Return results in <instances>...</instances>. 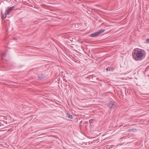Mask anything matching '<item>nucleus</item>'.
Returning <instances> with one entry per match:
<instances>
[{"label": "nucleus", "instance_id": "7ed1b4c3", "mask_svg": "<svg viewBox=\"0 0 149 149\" xmlns=\"http://www.w3.org/2000/svg\"><path fill=\"white\" fill-rule=\"evenodd\" d=\"M116 103L115 102L111 101L108 104V107L110 109L115 108L116 106Z\"/></svg>", "mask_w": 149, "mask_h": 149}, {"label": "nucleus", "instance_id": "1a4fd4ad", "mask_svg": "<svg viewBox=\"0 0 149 149\" xmlns=\"http://www.w3.org/2000/svg\"><path fill=\"white\" fill-rule=\"evenodd\" d=\"M94 120L93 119H91L89 121V122L90 123H93V121Z\"/></svg>", "mask_w": 149, "mask_h": 149}, {"label": "nucleus", "instance_id": "6e6552de", "mask_svg": "<svg viewBox=\"0 0 149 149\" xmlns=\"http://www.w3.org/2000/svg\"><path fill=\"white\" fill-rule=\"evenodd\" d=\"M146 43H149V39H146L145 42Z\"/></svg>", "mask_w": 149, "mask_h": 149}, {"label": "nucleus", "instance_id": "f8f14e48", "mask_svg": "<svg viewBox=\"0 0 149 149\" xmlns=\"http://www.w3.org/2000/svg\"><path fill=\"white\" fill-rule=\"evenodd\" d=\"M106 70L107 71H110V68L109 67L107 68Z\"/></svg>", "mask_w": 149, "mask_h": 149}, {"label": "nucleus", "instance_id": "423d86ee", "mask_svg": "<svg viewBox=\"0 0 149 149\" xmlns=\"http://www.w3.org/2000/svg\"><path fill=\"white\" fill-rule=\"evenodd\" d=\"M66 117H68V118L70 119H72L73 118V117L72 115H70L68 113H67Z\"/></svg>", "mask_w": 149, "mask_h": 149}, {"label": "nucleus", "instance_id": "0eeeda50", "mask_svg": "<svg viewBox=\"0 0 149 149\" xmlns=\"http://www.w3.org/2000/svg\"><path fill=\"white\" fill-rule=\"evenodd\" d=\"M7 15L6 14V13H5L4 15H3L2 17V19H4L6 17V15Z\"/></svg>", "mask_w": 149, "mask_h": 149}, {"label": "nucleus", "instance_id": "20e7f679", "mask_svg": "<svg viewBox=\"0 0 149 149\" xmlns=\"http://www.w3.org/2000/svg\"><path fill=\"white\" fill-rule=\"evenodd\" d=\"M14 8V6H12L9 8L6 11V15H8L9 14L11 11L13 10V9Z\"/></svg>", "mask_w": 149, "mask_h": 149}, {"label": "nucleus", "instance_id": "9b49d317", "mask_svg": "<svg viewBox=\"0 0 149 149\" xmlns=\"http://www.w3.org/2000/svg\"><path fill=\"white\" fill-rule=\"evenodd\" d=\"M135 130V129H130L129 130V131H134V130Z\"/></svg>", "mask_w": 149, "mask_h": 149}, {"label": "nucleus", "instance_id": "f257e3e1", "mask_svg": "<svg viewBox=\"0 0 149 149\" xmlns=\"http://www.w3.org/2000/svg\"><path fill=\"white\" fill-rule=\"evenodd\" d=\"M144 52V51L143 50L135 49L132 53L133 59L136 61L141 60L145 56Z\"/></svg>", "mask_w": 149, "mask_h": 149}, {"label": "nucleus", "instance_id": "f03ea898", "mask_svg": "<svg viewBox=\"0 0 149 149\" xmlns=\"http://www.w3.org/2000/svg\"><path fill=\"white\" fill-rule=\"evenodd\" d=\"M105 31V29H101L99 31L92 33L90 35V36L91 37H95L99 35L100 34L104 32Z\"/></svg>", "mask_w": 149, "mask_h": 149}, {"label": "nucleus", "instance_id": "ddd939ff", "mask_svg": "<svg viewBox=\"0 0 149 149\" xmlns=\"http://www.w3.org/2000/svg\"><path fill=\"white\" fill-rule=\"evenodd\" d=\"M129 126V125H128V124L124 126L125 127H127Z\"/></svg>", "mask_w": 149, "mask_h": 149}, {"label": "nucleus", "instance_id": "39448f33", "mask_svg": "<svg viewBox=\"0 0 149 149\" xmlns=\"http://www.w3.org/2000/svg\"><path fill=\"white\" fill-rule=\"evenodd\" d=\"M45 77V76L43 74H41V75L38 76V78L40 79H42Z\"/></svg>", "mask_w": 149, "mask_h": 149}, {"label": "nucleus", "instance_id": "9d476101", "mask_svg": "<svg viewBox=\"0 0 149 149\" xmlns=\"http://www.w3.org/2000/svg\"><path fill=\"white\" fill-rule=\"evenodd\" d=\"M6 55V54L5 53H3L2 54V58H3L4 56H5Z\"/></svg>", "mask_w": 149, "mask_h": 149}]
</instances>
